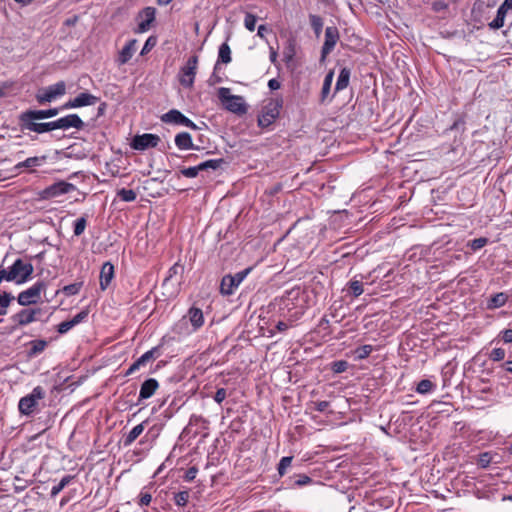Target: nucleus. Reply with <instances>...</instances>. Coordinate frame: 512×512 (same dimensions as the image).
Returning a JSON list of instances; mask_svg holds the SVG:
<instances>
[{
	"mask_svg": "<svg viewBox=\"0 0 512 512\" xmlns=\"http://www.w3.org/2000/svg\"><path fill=\"white\" fill-rule=\"evenodd\" d=\"M38 120H42V118L34 117L32 109L23 111L18 116V123L22 131L43 134L55 130L54 121L38 122Z\"/></svg>",
	"mask_w": 512,
	"mask_h": 512,
	"instance_id": "f257e3e1",
	"label": "nucleus"
},
{
	"mask_svg": "<svg viewBox=\"0 0 512 512\" xmlns=\"http://www.w3.org/2000/svg\"><path fill=\"white\" fill-rule=\"evenodd\" d=\"M218 98L225 109L237 115H243L247 112V106L244 98L238 95H231L229 88L221 87L218 89Z\"/></svg>",
	"mask_w": 512,
	"mask_h": 512,
	"instance_id": "f03ea898",
	"label": "nucleus"
},
{
	"mask_svg": "<svg viewBox=\"0 0 512 512\" xmlns=\"http://www.w3.org/2000/svg\"><path fill=\"white\" fill-rule=\"evenodd\" d=\"M282 106L283 99L281 97L269 99L258 117V125L262 128L270 126L279 117Z\"/></svg>",
	"mask_w": 512,
	"mask_h": 512,
	"instance_id": "7ed1b4c3",
	"label": "nucleus"
},
{
	"mask_svg": "<svg viewBox=\"0 0 512 512\" xmlns=\"http://www.w3.org/2000/svg\"><path fill=\"white\" fill-rule=\"evenodd\" d=\"M45 398V391L41 386H36L33 388L32 392L19 400L18 409L22 415L30 416L32 415L37 406L39 400Z\"/></svg>",
	"mask_w": 512,
	"mask_h": 512,
	"instance_id": "20e7f679",
	"label": "nucleus"
},
{
	"mask_svg": "<svg viewBox=\"0 0 512 512\" xmlns=\"http://www.w3.org/2000/svg\"><path fill=\"white\" fill-rule=\"evenodd\" d=\"M252 271V267H248L242 271L237 272L234 275L228 274L225 275L220 284V292L222 295L230 296L232 295L238 286L244 281V279L249 275Z\"/></svg>",
	"mask_w": 512,
	"mask_h": 512,
	"instance_id": "39448f33",
	"label": "nucleus"
},
{
	"mask_svg": "<svg viewBox=\"0 0 512 512\" xmlns=\"http://www.w3.org/2000/svg\"><path fill=\"white\" fill-rule=\"evenodd\" d=\"M46 286L45 282L37 281L31 287L18 294L17 302L21 306H30L38 303L42 292L46 290Z\"/></svg>",
	"mask_w": 512,
	"mask_h": 512,
	"instance_id": "423d86ee",
	"label": "nucleus"
},
{
	"mask_svg": "<svg viewBox=\"0 0 512 512\" xmlns=\"http://www.w3.org/2000/svg\"><path fill=\"white\" fill-rule=\"evenodd\" d=\"M66 93V84L64 81H59L48 87L39 89L35 98L39 104H46L54 101L55 99L63 96Z\"/></svg>",
	"mask_w": 512,
	"mask_h": 512,
	"instance_id": "0eeeda50",
	"label": "nucleus"
},
{
	"mask_svg": "<svg viewBox=\"0 0 512 512\" xmlns=\"http://www.w3.org/2000/svg\"><path fill=\"white\" fill-rule=\"evenodd\" d=\"M42 308H26L20 310L18 313L11 316V320L15 322V326L11 328V331L17 329L18 326H27L35 321L40 320V316L43 314Z\"/></svg>",
	"mask_w": 512,
	"mask_h": 512,
	"instance_id": "6e6552de",
	"label": "nucleus"
},
{
	"mask_svg": "<svg viewBox=\"0 0 512 512\" xmlns=\"http://www.w3.org/2000/svg\"><path fill=\"white\" fill-rule=\"evenodd\" d=\"M33 271L34 268L31 263H25L22 259H16L10 267L8 276L17 284H22L31 278Z\"/></svg>",
	"mask_w": 512,
	"mask_h": 512,
	"instance_id": "1a4fd4ad",
	"label": "nucleus"
},
{
	"mask_svg": "<svg viewBox=\"0 0 512 512\" xmlns=\"http://www.w3.org/2000/svg\"><path fill=\"white\" fill-rule=\"evenodd\" d=\"M198 65V56L193 55L189 57L185 66L180 69L179 82L183 87L190 88L194 84Z\"/></svg>",
	"mask_w": 512,
	"mask_h": 512,
	"instance_id": "9d476101",
	"label": "nucleus"
},
{
	"mask_svg": "<svg viewBox=\"0 0 512 512\" xmlns=\"http://www.w3.org/2000/svg\"><path fill=\"white\" fill-rule=\"evenodd\" d=\"M340 39L339 30L336 26H328L325 29L324 43L321 48L320 62L324 63L327 56L334 50Z\"/></svg>",
	"mask_w": 512,
	"mask_h": 512,
	"instance_id": "9b49d317",
	"label": "nucleus"
},
{
	"mask_svg": "<svg viewBox=\"0 0 512 512\" xmlns=\"http://www.w3.org/2000/svg\"><path fill=\"white\" fill-rule=\"evenodd\" d=\"M156 9L154 7H145L136 16L137 27L136 33H144L148 31L151 24L155 21Z\"/></svg>",
	"mask_w": 512,
	"mask_h": 512,
	"instance_id": "f8f14e48",
	"label": "nucleus"
},
{
	"mask_svg": "<svg viewBox=\"0 0 512 512\" xmlns=\"http://www.w3.org/2000/svg\"><path fill=\"white\" fill-rule=\"evenodd\" d=\"M161 121L169 124L182 125L193 130L198 129L197 125L192 120L177 109H171L167 113L163 114L161 116Z\"/></svg>",
	"mask_w": 512,
	"mask_h": 512,
	"instance_id": "ddd939ff",
	"label": "nucleus"
},
{
	"mask_svg": "<svg viewBox=\"0 0 512 512\" xmlns=\"http://www.w3.org/2000/svg\"><path fill=\"white\" fill-rule=\"evenodd\" d=\"M76 190V186L66 181H58L46 187L42 192V197L49 199L55 198L64 194H68Z\"/></svg>",
	"mask_w": 512,
	"mask_h": 512,
	"instance_id": "4468645a",
	"label": "nucleus"
},
{
	"mask_svg": "<svg viewBox=\"0 0 512 512\" xmlns=\"http://www.w3.org/2000/svg\"><path fill=\"white\" fill-rule=\"evenodd\" d=\"M159 142L160 138L158 135L145 133L136 135L130 142V147L135 150L143 151L148 148L156 147Z\"/></svg>",
	"mask_w": 512,
	"mask_h": 512,
	"instance_id": "2eb2a0df",
	"label": "nucleus"
},
{
	"mask_svg": "<svg viewBox=\"0 0 512 512\" xmlns=\"http://www.w3.org/2000/svg\"><path fill=\"white\" fill-rule=\"evenodd\" d=\"M99 101V97L89 93V92H83L77 95L73 99H69L61 109H74V108H80L85 106H93L97 104Z\"/></svg>",
	"mask_w": 512,
	"mask_h": 512,
	"instance_id": "dca6fc26",
	"label": "nucleus"
},
{
	"mask_svg": "<svg viewBox=\"0 0 512 512\" xmlns=\"http://www.w3.org/2000/svg\"><path fill=\"white\" fill-rule=\"evenodd\" d=\"M84 125L83 120L77 114H69L54 121L55 130H68L70 128L81 130Z\"/></svg>",
	"mask_w": 512,
	"mask_h": 512,
	"instance_id": "f3484780",
	"label": "nucleus"
},
{
	"mask_svg": "<svg viewBox=\"0 0 512 512\" xmlns=\"http://www.w3.org/2000/svg\"><path fill=\"white\" fill-rule=\"evenodd\" d=\"M89 315L88 309H84L77 313L71 320L63 321L57 326V331L59 334H66L76 325L84 322Z\"/></svg>",
	"mask_w": 512,
	"mask_h": 512,
	"instance_id": "a211bd4d",
	"label": "nucleus"
},
{
	"mask_svg": "<svg viewBox=\"0 0 512 512\" xmlns=\"http://www.w3.org/2000/svg\"><path fill=\"white\" fill-rule=\"evenodd\" d=\"M158 388H159V383L156 379H154V378L146 379L141 384L137 404H141L144 400L151 398Z\"/></svg>",
	"mask_w": 512,
	"mask_h": 512,
	"instance_id": "6ab92c4d",
	"label": "nucleus"
},
{
	"mask_svg": "<svg viewBox=\"0 0 512 512\" xmlns=\"http://www.w3.org/2000/svg\"><path fill=\"white\" fill-rule=\"evenodd\" d=\"M156 354H158L157 348H152L151 350L145 352L132 365H130V374L140 369V367L146 366L147 363L154 360L158 356Z\"/></svg>",
	"mask_w": 512,
	"mask_h": 512,
	"instance_id": "aec40b11",
	"label": "nucleus"
},
{
	"mask_svg": "<svg viewBox=\"0 0 512 512\" xmlns=\"http://www.w3.org/2000/svg\"><path fill=\"white\" fill-rule=\"evenodd\" d=\"M114 276V266L110 262H105L100 271V287L107 289Z\"/></svg>",
	"mask_w": 512,
	"mask_h": 512,
	"instance_id": "412c9836",
	"label": "nucleus"
},
{
	"mask_svg": "<svg viewBox=\"0 0 512 512\" xmlns=\"http://www.w3.org/2000/svg\"><path fill=\"white\" fill-rule=\"evenodd\" d=\"M287 488H301L313 483V479L306 474H295L286 480Z\"/></svg>",
	"mask_w": 512,
	"mask_h": 512,
	"instance_id": "4be33fe9",
	"label": "nucleus"
},
{
	"mask_svg": "<svg viewBox=\"0 0 512 512\" xmlns=\"http://www.w3.org/2000/svg\"><path fill=\"white\" fill-rule=\"evenodd\" d=\"M187 317H188L194 331H197L204 324V315L200 308H197L195 306L191 307L188 310Z\"/></svg>",
	"mask_w": 512,
	"mask_h": 512,
	"instance_id": "5701e85b",
	"label": "nucleus"
},
{
	"mask_svg": "<svg viewBox=\"0 0 512 512\" xmlns=\"http://www.w3.org/2000/svg\"><path fill=\"white\" fill-rule=\"evenodd\" d=\"M509 299L508 294L504 292L496 293L487 299L486 308L488 310H495L503 307Z\"/></svg>",
	"mask_w": 512,
	"mask_h": 512,
	"instance_id": "b1692460",
	"label": "nucleus"
},
{
	"mask_svg": "<svg viewBox=\"0 0 512 512\" xmlns=\"http://www.w3.org/2000/svg\"><path fill=\"white\" fill-rule=\"evenodd\" d=\"M175 145L180 150L194 149L192 137L188 132H180L175 136Z\"/></svg>",
	"mask_w": 512,
	"mask_h": 512,
	"instance_id": "393cba45",
	"label": "nucleus"
},
{
	"mask_svg": "<svg viewBox=\"0 0 512 512\" xmlns=\"http://www.w3.org/2000/svg\"><path fill=\"white\" fill-rule=\"evenodd\" d=\"M350 76H351V71L349 68L343 67L340 70V73L338 75L336 85H335V93L342 91L348 87L349 81H350Z\"/></svg>",
	"mask_w": 512,
	"mask_h": 512,
	"instance_id": "a878e982",
	"label": "nucleus"
},
{
	"mask_svg": "<svg viewBox=\"0 0 512 512\" xmlns=\"http://www.w3.org/2000/svg\"><path fill=\"white\" fill-rule=\"evenodd\" d=\"M46 160H47V156H45V155L29 157L26 160L19 162L16 165V168L17 169H22V168L32 169L35 167L42 166L46 162Z\"/></svg>",
	"mask_w": 512,
	"mask_h": 512,
	"instance_id": "bb28decb",
	"label": "nucleus"
},
{
	"mask_svg": "<svg viewBox=\"0 0 512 512\" xmlns=\"http://www.w3.org/2000/svg\"><path fill=\"white\" fill-rule=\"evenodd\" d=\"M507 14V11L502 6H499L496 17L488 24L489 28L491 30H498L502 28Z\"/></svg>",
	"mask_w": 512,
	"mask_h": 512,
	"instance_id": "cd10ccee",
	"label": "nucleus"
},
{
	"mask_svg": "<svg viewBox=\"0 0 512 512\" xmlns=\"http://www.w3.org/2000/svg\"><path fill=\"white\" fill-rule=\"evenodd\" d=\"M184 273V265L180 263V261L176 262L173 266H171L168 270L167 276L163 280V286L168 285L171 280L176 276H182Z\"/></svg>",
	"mask_w": 512,
	"mask_h": 512,
	"instance_id": "c85d7f7f",
	"label": "nucleus"
},
{
	"mask_svg": "<svg viewBox=\"0 0 512 512\" xmlns=\"http://www.w3.org/2000/svg\"><path fill=\"white\" fill-rule=\"evenodd\" d=\"M29 345H30V349H29L28 355L30 357H33V356H36V355L42 353L45 350V348L47 346V341L43 340V339L33 340L29 343Z\"/></svg>",
	"mask_w": 512,
	"mask_h": 512,
	"instance_id": "c756f323",
	"label": "nucleus"
},
{
	"mask_svg": "<svg viewBox=\"0 0 512 512\" xmlns=\"http://www.w3.org/2000/svg\"><path fill=\"white\" fill-rule=\"evenodd\" d=\"M231 49L227 42L220 45L218 51V62L228 64L231 62Z\"/></svg>",
	"mask_w": 512,
	"mask_h": 512,
	"instance_id": "7c9ffc66",
	"label": "nucleus"
},
{
	"mask_svg": "<svg viewBox=\"0 0 512 512\" xmlns=\"http://www.w3.org/2000/svg\"><path fill=\"white\" fill-rule=\"evenodd\" d=\"M309 21H310V25L314 31L315 36L318 38L322 33L323 19L319 15L310 14Z\"/></svg>",
	"mask_w": 512,
	"mask_h": 512,
	"instance_id": "2f4dec72",
	"label": "nucleus"
},
{
	"mask_svg": "<svg viewBox=\"0 0 512 512\" xmlns=\"http://www.w3.org/2000/svg\"><path fill=\"white\" fill-rule=\"evenodd\" d=\"M372 351H373V346L372 345H369V344L362 345L360 347H357L353 351L354 358L356 360L366 359L372 353Z\"/></svg>",
	"mask_w": 512,
	"mask_h": 512,
	"instance_id": "473e14b6",
	"label": "nucleus"
},
{
	"mask_svg": "<svg viewBox=\"0 0 512 512\" xmlns=\"http://www.w3.org/2000/svg\"><path fill=\"white\" fill-rule=\"evenodd\" d=\"M74 479L72 475L64 476L60 482L51 489V497H56Z\"/></svg>",
	"mask_w": 512,
	"mask_h": 512,
	"instance_id": "72a5a7b5",
	"label": "nucleus"
},
{
	"mask_svg": "<svg viewBox=\"0 0 512 512\" xmlns=\"http://www.w3.org/2000/svg\"><path fill=\"white\" fill-rule=\"evenodd\" d=\"M224 163V159L220 158V159H210V160H207V161H204L202 163H200L198 165V169H200V171H205V170H208V169H212V170H217L218 168L221 167V165Z\"/></svg>",
	"mask_w": 512,
	"mask_h": 512,
	"instance_id": "f704fd0d",
	"label": "nucleus"
},
{
	"mask_svg": "<svg viewBox=\"0 0 512 512\" xmlns=\"http://www.w3.org/2000/svg\"><path fill=\"white\" fill-rule=\"evenodd\" d=\"M295 54H296V43L294 40L290 39V40H288L287 45L284 48V52H283L284 60L287 63L291 62L294 59Z\"/></svg>",
	"mask_w": 512,
	"mask_h": 512,
	"instance_id": "c9c22d12",
	"label": "nucleus"
},
{
	"mask_svg": "<svg viewBox=\"0 0 512 512\" xmlns=\"http://www.w3.org/2000/svg\"><path fill=\"white\" fill-rule=\"evenodd\" d=\"M436 387V385L429 379L421 380L416 387V392L419 394H428L432 392V390Z\"/></svg>",
	"mask_w": 512,
	"mask_h": 512,
	"instance_id": "e433bc0d",
	"label": "nucleus"
},
{
	"mask_svg": "<svg viewBox=\"0 0 512 512\" xmlns=\"http://www.w3.org/2000/svg\"><path fill=\"white\" fill-rule=\"evenodd\" d=\"M347 286L349 292L354 297H358L364 292L363 283L359 280L352 279L351 281L348 282Z\"/></svg>",
	"mask_w": 512,
	"mask_h": 512,
	"instance_id": "4c0bfd02",
	"label": "nucleus"
},
{
	"mask_svg": "<svg viewBox=\"0 0 512 512\" xmlns=\"http://www.w3.org/2000/svg\"><path fill=\"white\" fill-rule=\"evenodd\" d=\"M292 460V456H285L280 459L277 466V471L280 477H283L286 474V470L291 466Z\"/></svg>",
	"mask_w": 512,
	"mask_h": 512,
	"instance_id": "58836bf2",
	"label": "nucleus"
},
{
	"mask_svg": "<svg viewBox=\"0 0 512 512\" xmlns=\"http://www.w3.org/2000/svg\"><path fill=\"white\" fill-rule=\"evenodd\" d=\"M190 498L188 490L180 491L174 494V502L177 506L184 507L187 505Z\"/></svg>",
	"mask_w": 512,
	"mask_h": 512,
	"instance_id": "ea45409f",
	"label": "nucleus"
},
{
	"mask_svg": "<svg viewBox=\"0 0 512 512\" xmlns=\"http://www.w3.org/2000/svg\"><path fill=\"white\" fill-rule=\"evenodd\" d=\"M34 112V117H39L42 119H48L55 117L59 113L58 108H50L47 110H32Z\"/></svg>",
	"mask_w": 512,
	"mask_h": 512,
	"instance_id": "a19ab883",
	"label": "nucleus"
},
{
	"mask_svg": "<svg viewBox=\"0 0 512 512\" xmlns=\"http://www.w3.org/2000/svg\"><path fill=\"white\" fill-rule=\"evenodd\" d=\"M300 294V289H292L290 291L285 292V294L280 298L281 305L288 306L289 302L295 298H297Z\"/></svg>",
	"mask_w": 512,
	"mask_h": 512,
	"instance_id": "79ce46f5",
	"label": "nucleus"
},
{
	"mask_svg": "<svg viewBox=\"0 0 512 512\" xmlns=\"http://www.w3.org/2000/svg\"><path fill=\"white\" fill-rule=\"evenodd\" d=\"M87 226V219L85 216H82L75 220L74 222V235L80 236L85 231Z\"/></svg>",
	"mask_w": 512,
	"mask_h": 512,
	"instance_id": "37998d69",
	"label": "nucleus"
},
{
	"mask_svg": "<svg viewBox=\"0 0 512 512\" xmlns=\"http://www.w3.org/2000/svg\"><path fill=\"white\" fill-rule=\"evenodd\" d=\"M256 22L257 17L254 14L249 12L245 14L244 26L248 31L253 32L255 30Z\"/></svg>",
	"mask_w": 512,
	"mask_h": 512,
	"instance_id": "c03bdc74",
	"label": "nucleus"
},
{
	"mask_svg": "<svg viewBox=\"0 0 512 512\" xmlns=\"http://www.w3.org/2000/svg\"><path fill=\"white\" fill-rule=\"evenodd\" d=\"M348 367L349 363L345 360H337L332 362L331 364V370L337 374L345 372L348 369Z\"/></svg>",
	"mask_w": 512,
	"mask_h": 512,
	"instance_id": "a18cd8bd",
	"label": "nucleus"
},
{
	"mask_svg": "<svg viewBox=\"0 0 512 512\" xmlns=\"http://www.w3.org/2000/svg\"><path fill=\"white\" fill-rule=\"evenodd\" d=\"M82 283H72L63 287L62 291L66 296H73L79 293Z\"/></svg>",
	"mask_w": 512,
	"mask_h": 512,
	"instance_id": "49530a36",
	"label": "nucleus"
},
{
	"mask_svg": "<svg viewBox=\"0 0 512 512\" xmlns=\"http://www.w3.org/2000/svg\"><path fill=\"white\" fill-rule=\"evenodd\" d=\"M506 351L503 348H494L489 353V359L494 362L502 361L505 358Z\"/></svg>",
	"mask_w": 512,
	"mask_h": 512,
	"instance_id": "de8ad7c7",
	"label": "nucleus"
},
{
	"mask_svg": "<svg viewBox=\"0 0 512 512\" xmlns=\"http://www.w3.org/2000/svg\"><path fill=\"white\" fill-rule=\"evenodd\" d=\"M488 243V239L485 237L475 238L468 243V246L473 250L477 251L483 248Z\"/></svg>",
	"mask_w": 512,
	"mask_h": 512,
	"instance_id": "09e8293b",
	"label": "nucleus"
},
{
	"mask_svg": "<svg viewBox=\"0 0 512 512\" xmlns=\"http://www.w3.org/2000/svg\"><path fill=\"white\" fill-rule=\"evenodd\" d=\"M156 44H157V38L155 36H150L146 40L140 54L141 55L147 54L149 51H151L155 47Z\"/></svg>",
	"mask_w": 512,
	"mask_h": 512,
	"instance_id": "8fccbe9b",
	"label": "nucleus"
},
{
	"mask_svg": "<svg viewBox=\"0 0 512 512\" xmlns=\"http://www.w3.org/2000/svg\"><path fill=\"white\" fill-rule=\"evenodd\" d=\"M491 460H492L491 454L489 452H484L479 455L477 464L481 468H487L489 466V464L491 463Z\"/></svg>",
	"mask_w": 512,
	"mask_h": 512,
	"instance_id": "3c124183",
	"label": "nucleus"
},
{
	"mask_svg": "<svg viewBox=\"0 0 512 512\" xmlns=\"http://www.w3.org/2000/svg\"><path fill=\"white\" fill-rule=\"evenodd\" d=\"M181 174L187 178H195L198 173L200 172V169H198V165L197 166H193V167H188V168H183L181 169Z\"/></svg>",
	"mask_w": 512,
	"mask_h": 512,
	"instance_id": "603ef678",
	"label": "nucleus"
},
{
	"mask_svg": "<svg viewBox=\"0 0 512 512\" xmlns=\"http://www.w3.org/2000/svg\"><path fill=\"white\" fill-rule=\"evenodd\" d=\"M13 300L14 296L11 293H0V307H8Z\"/></svg>",
	"mask_w": 512,
	"mask_h": 512,
	"instance_id": "864d4df0",
	"label": "nucleus"
},
{
	"mask_svg": "<svg viewBox=\"0 0 512 512\" xmlns=\"http://www.w3.org/2000/svg\"><path fill=\"white\" fill-rule=\"evenodd\" d=\"M127 61H128V42H126L122 46L120 54H119V58H118L119 65H125Z\"/></svg>",
	"mask_w": 512,
	"mask_h": 512,
	"instance_id": "5fc2aeb1",
	"label": "nucleus"
},
{
	"mask_svg": "<svg viewBox=\"0 0 512 512\" xmlns=\"http://www.w3.org/2000/svg\"><path fill=\"white\" fill-rule=\"evenodd\" d=\"M151 499H152V496H151V494L149 492L141 491V493L139 495L138 504L140 506H147V505L150 504Z\"/></svg>",
	"mask_w": 512,
	"mask_h": 512,
	"instance_id": "6e6d98bb",
	"label": "nucleus"
},
{
	"mask_svg": "<svg viewBox=\"0 0 512 512\" xmlns=\"http://www.w3.org/2000/svg\"><path fill=\"white\" fill-rule=\"evenodd\" d=\"M498 337L506 344L512 343V329L502 330Z\"/></svg>",
	"mask_w": 512,
	"mask_h": 512,
	"instance_id": "4d7b16f0",
	"label": "nucleus"
},
{
	"mask_svg": "<svg viewBox=\"0 0 512 512\" xmlns=\"http://www.w3.org/2000/svg\"><path fill=\"white\" fill-rule=\"evenodd\" d=\"M144 430L143 424H138L130 430V443L133 442Z\"/></svg>",
	"mask_w": 512,
	"mask_h": 512,
	"instance_id": "13d9d810",
	"label": "nucleus"
},
{
	"mask_svg": "<svg viewBox=\"0 0 512 512\" xmlns=\"http://www.w3.org/2000/svg\"><path fill=\"white\" fill-rule=\"evenodd\" d=\"M331 90V85L323 83L321 93H320V102L325 103L329 98Z\"/></svg>",
	"mask_w": 512,
	"mask_h": 512,
	"instance_id": "bf43d9fd",
	"label": "nucleus"
},
{
	"mask_svg": "<svg viewBox=\"0 0 512 512\" xmlns=\"http://www.w3.org/2000/svg\"><path fill=\"white\" fill-rule=\"evenodd\" d=\"M197 473H198V469H197V467H195V466L190 467V468L186 471V473H185V475H184V480H185V481H188V482L193 481V480L195 479V477H196Z\"/></svg>",
	"mask_w": 512,
	"mask_h": 512,
	"instance_id": "052dcab7",
	"label": "nucleus"
},
{
	"mask_svg": "<svg viewBox=\"0 0 512 512\" xmlns=\"http://www.w3.org/2000/svg\"><path fill=\"white\" fill-rule=\"evenodd\" d=\"M227 396V392L224 388H219L217 389L215 395H214V400L218 403V404H221L225 398Z\"/></svg>",
	"mask_w": 512,
	"mask_h": 512,
	"instance_id": "680f3d73",
	"label": "nucleus"
},
{
	"mask_svg": "<svg viewBox=\"0 0 512 512\" xmlns=\"http://www.w3.org/2000/svg\"><path fill=\"white\" fill-rule=\"evenodd\" d=\"M271 29L266 25H260L257 29V36L264 39L267 33H270Z\"/></svg>",
	"mask_w": 512,
	"mask_h": 512,
	"instance_id": "e2e57ef3",
	"label": "nucleus"
},
{
	"mask_svg": "<svg viewBox=\"0 0 512 512\" xmlns=\"http://www.w3.org/2000/svg\"><path fill=\"white\" fill-rule=\"evenodd\" d=\"M330 403L328 401H318L315 402V410L318 412H324L328 407Z\"/></svg>",
	"mask_w": 512,
	"mask_h": 512,
	"instance_id": "0e129e2a",
	"label": "nucleus"
},
{
	"mask_svg": "<svg viewBox=\"0 0 512 512\" xmlns=\"http://www.w3.org/2000/svg\"><path fill=\"white\" fill-rule=\"evenodd\" d=\"M280 82L277 80V79H270L269 82H268V87L271 89V90H277L280 88Z\"/></svg>",
	"mask_w": 512,
	"mask_h": 512,
	"instance_id": "69168bd1",
	"label": "nucleus"
},
{
	"mask_svg": "<svg viewBox=\"0 0 512 512\" xmlns=\"http://www.w3.org/2000/svg\"><path fill=\"white\" fill-rule=\"evenodd\" d=\"M505 371L512 373V360H508L501 365Z\"/></svg>",
	"mask_w": 512,
	"mask_h": 512,
	"instance_id": "338daca9",
	"label": "nucleus"
},
{
	"mask_svg": "<svg viewBox=\"0 0 512 512\" xmlns=\"http://www.w3.org/2000/svg\"><path fill=\"white\" fill-rule=\"evenodd\" d=\"M500 6H502L508 13L509 11H512V0H504Z\"/></svg>",
	"mask_w": 512,
	"mask_h": 512,
	"instance_id": "774afa93",
	"label": "nucleus"
}]
</instances>
